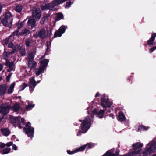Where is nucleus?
<instances>
[{"label": "nucleus", "mask_w": 156, "mask_h": 156, "mask_svg": "<svg viewBox=\"0 0 156 156\" xmlns=\"http://www.w3.org/2000/svg\"><path fill=\"white\" fill-rule=\"evenodd\" d=\"M34 55L35 53L33 52H31L29 54L28 58V61L33 60Z\"/></svg>", "instance_id": "28"}, {"label": "nucleus", "mask_w": 156, "mask_h": 156, "mask_svg": "<svg viewBox=\"0 0 156 156\" xmlns=\"http://www.w3.org/2000/svg\"><path fill=\"white\" fill-rule=\"evenodd\" d=\"M12 148L13 149L16 150H17V146L15 144L13 145H12Z\"/></svg>", "instance_id": "45"}, {"label": "nucleus", "mask_w": 156, "mask_h": 156, "mask_svg": "<svg viewBox=\"0 0 156 156\" xmlns=\"http://www.w3.org/2000/svg\"><path fill=\"white\" fill-rule=\"evenodd\" d=\"M71 2H69L66 3V7H67L68 8H69L70 5L71 4Z\"/></svg>", "instance_id": "40"}, {"label": "nucleus", "mask_w": 156, "mask_h": 156, "mask_svg": "<svg viewBox=\"0 0 156 156\" xmlns=\"http://www.w3.org/2000/svg\"><path fill=\"white\" fill-rule=\"evenodd\" d=\"M28 105L26 107V110L27 111H29L31 110L33 108L35 105L32 103H29V101H28Z\"/></svg>", "instance_id": "24"}, {"label": "nucleus", "mask_w": 156, "mask_h": 156, "mask_svg": "<svg viewBox=\"0 0 156 156\" xmlns=\"http://www.w3.org/2000/svg\"><path fill=\"white\" fill-rule=\"evenodd\" d=\"M15 112H17L20 109V107L19 104L17 103L15 104L11 108Z\"/></svg>", "instance_id": "19"}, {"label": "nucleus", "mask_w": 156, "mask_h": 156, "mask_svg": "<svg viewBox=\"0 0 156 156\" xmlns=\"http://www.w3.org/2000/svg\"><path fill=\"white\" fill-rule=\"evenodd\" d=\"M5 145V144L3 143H0V148H3Z\"/></svg>", "instance_id": "41"}, {"label": "nucleus", "mask_w": 156, "mask_h": 156, "mask_svg": "<svg viewBox=\"0 0 156 156\" xmlns=\"http://www.w3.org/2000/svg\"><path fill=\"white\" fill-rule=\"evenodd\" d=\"M12 142H9L8 143H7L6 144V145L7 146H10L12 145Z\"/></svg>", "instance_id": "44"}, {"label": "nucleus", "mask_w": 156, "mask_h": 156, "mask_svg": "<svg viewBox=\"0 0 156 156\" xmlns=\"http://www.w3.org/2000/svg\"><path fill=\"white\" fill-rule=\"evenodd\" d=\"M5 64L9 67V68L7 70L8 72H10L13 70V62H6Z\"/></svg>", "instance_id": "20"}, {"label": "nucleus", "mask_w": 156, "mask_h": 156, "mask_svg": "<svg viewBox=\"0 0 156 156\" xmlns=\"http://www.w3.org/2000/svg\"><path fill=\"white\" fill-rule=\"evenodd\" d=\"M10 150V149L8 147L4 149L3 151H0V153L2 154H5L9 153Z\"/></svg>", "instance_id": "26"}, {"label": "nucleus", "mask_w": 156, "mask_h": 156, "mask_svg": "<svg viewBox=\"0 0 156 156\" xmlns=\"http://www.w3.org/2000/svg\"><path fill=\"white\" fill-rule=\"evenodd\" d=\"M2 23L5 26L11 27L12 22V17L9 12L6 13L5 18L2 20Z\"/></svg>", "instance_id": "5"}, {"label": "nucleus", "mask_w": 156, "mask_h": 156, "mask_svg": "<svg viewBox=\"0 0 156 156\" xmlns=\"http://www.w3.org/2000/svg\"><path fill=\"white\" fill-rule=\"evenodd\" d=\"M2 8V7L1 5V4L0 3V13L1 12Z\"/></svg>", "instance_id": "51"}, {"label": "nucleus", "mask_w": 156, "mask_h": 156, "mask_svg": "<svg viewBox=\"0 0 156 156\" xmlns=\"http://www.w3.org/2000/svg\"><path fill=\"white\" fill-rule=\"evenodd\" d=\"M3 68V66L1 64H0V71H1Z\"/></svg>", "instance_id": "48"}, {"label": "nucleus", "mask_w": 156, "mask_h": 156, "mask_svg": "<svg viewBox=\"0 0 156 156\" xmlns=\"http://www.w3.org/2000/svg\"><path fill=\"white\" fill-rule=\"evenodd\" d=\"M105 156H116L115 154L112 153L111 152H109V151H107L104 154Z\"/></svg>", "instance_id": "32"}, {"label": "nucleus", "mask_w": 156, "mask_h": 156, "mask_svg": "<svg viewBox=\"0 0 156 156\" xmlns=\"http://www.w3.org/2000/svg\"><path fill=\"white\" fill-rule=\"evenodd\" d=\"M29 31L28 30L25 29V30H23L22 31L21 33V35H22V34L26 35V34H29Z\"/></svg>", "instance_id": "35"}, {"label": "nucleus", "mask_w": 156, "mask_h": 156, "mask_svg": "<svg viewBox=\"0 0 156 156\" xmlns=\"http://www.w3.org/2000/svg\"><path fill=\"white\" fill-rule=\"evenodd\" d=\"M90 109V108H87V110H88V111H89V110Z\"/></svg>", "instance_id": "55"}, {"label": "nucleus", "mask_w": 156, "mask_h": 156, "mask_svg": "<svg viewBox=\"0 0 156 156\" xmlns=\"http://www.w3.org/2000/svg\"><path fill=\"white\" fill-rule=\"evenodd\" d=\"M94 145L91 143H87L86 144V148H91L94 146Z\"/></svg>", "instance_id": "34"}, {"label": "nucleus", "mask_w": 156, "mask_h": 156, "mask_svg": "<svg viewBox=\"0 0 156 156\" xmlns=\"http://www.w3.org/2000/svg\"><path fill=\"white\" fill-rule=\"evenodd\" d=\"M47 19V17L46 16H44L41 19V22L42 24L44 23V22Z\"/></svg>", "instance_id": "37"}, {"label": "nucleus", "mask_w": 156, "mask_h": 156, "mask_svg": "<svg viewBox=\"0 0 156 156\" xmlns=\"http://www.w3.org/2000/svg\"><path fill=\"white\" fill-rule=\"evenodd\" d=\"M10 108V106L8 105L6 106L2 105L0 106V113L2 114L5 115L7 114Z\"/></svg>", "instance_id": "10"}, {"label": "nucleus", "mask_w": 156, "mask_h": 156, "mask_svg": "<svg viewBox=\"0 0 156 156\" xmlns=\"http://www.w3.org/2000/svg\"><path fill=\"white\" fill-rule=\"evenodd\" d=\"M147 129V128H146L145 127L143 126H140L138 130H146Z\"/></svg>", "instance_id": "38"}, {"label": "nucleus", "mask_w": 156, "mask_h": 156, "mask_svg": "<svg viewBox=\"0 0 156 156\" xmlns=\"http://www.w3.org/2000/svg\"><path fill=\"white\" fill-rule=\"evenodd\" d=\"M23 23V22H22L21 23H20L19 24H18L17 25L19 29H20L22 27V24Z\"/></svg>", "instance_id": "43"}, {"label": "nucleus", "mask_w": 156, "mask_h": 156, "mask_svg": "<svg viewBox=\"0 0 156 156\" xmlns=\"http://www.w3.org/2000/svg\"><path fill=\"white\" fill-rule=\"evenodd\" d=\"M10 119L12 121V122L14 123H18L17 125L18 127L20 128H21L20 124L19 122L21 121L23 123H24V120L22 118L20 117H15L14 116H11L10 117Z\"/></svg>", "instance_id": "8"}, {"label": "nucleus", "mask_w": 156, "mask_h": 156, "mask_svg": "<svg viewBox=\"0 0 156 156\" xmlns=\"http://www.w3.org/2000/svg\"><path fill=\"white\" fill-rule=\"evenodd\" d=\"M36 85V83L34 78H31L30 79V92L34 90V88Z\"/></svg>", "instance_id": "14"}, {"label": "nucleus", "mask_w": 156, "mask_h": 156, "mask_svg": "<svg viewBox=\"0 0 156 156\" xmlns=\"http://www.w3.org/2000/svg\"><path fill=\"white\" fill-rule=\"evenodd\" d=\"M20 34L19 31L17 30L12 33V35H10L9 38H6L4 40V41L3 43V44L4 45V47L5 48V45H7L9 44L10 41V38L13 37V36L15 35H18Z\"/></svg>", "instance_id": "13"}, {"label": "nucleus", "mask_w": 156, "mask_h": 156, "mask_svg": "<svg viewBox=\"0 0 156 156\" xmlns=\"http://www.w3.org/2000/svg\"><path fill=\"white\" fill-rule=\"evenodd\" d=\"M99 94L98 93H97L95 95V97H98L99 96Z\"/></svg>", "instance_id": "53"}, {"label": "nucleus", "mask_w": 156, "mask_h": 156, "mask_svg": "<svg viewBox=\"0 0 156 156\" xmlns=\"http://www.w3.org/2000/svg\"><path fill=\"white\" fill-rule=\"evenodd\" d=\"M67 0H54L52 1L51 3L48 4L44 5H42L41 6V9L43 10H46L47 9H50L51 10H53V7L54 6H56L62 3H63Z\"/></svg>", "instance_id": "2"}, {"label": "nucleus", "mask_w": 156, "mask_h": 156, "mask_svg": "<svg viewBox=\"0 0 156 156\" xmlns=\"http://www.w3.org/2000/svg\"><path fill=\"white\" fill-rule=\"evenodd\" d=\"M49 62L48 60L45 59L41 61V67H40V73L43 72Z\"/></svg>", "instance_id": "11"}, {"label": "nucleus", "mask_w": 156, "mask_h": 156, "mask_svg": "<svg viewBox=\"0 0 156 156\" xmlns=\"http://www.w3.org/2000/svg\"><path fill=\"white\" fill-rule=\"evenodd\" d=\"M39 34V32H38V33H37L36 34H35L34 35V37L36 38H37V37L38 36Z\"/></svg>", "instance_id": "46"}, {"label": "nucleus", "mask_w": 156, "mask_h": 156, "mask_svg": "<svg viewBox=\"0 0 156 156\" xmlns=\"http://www.w3.org/2000/svg\"><path fill=\"white\" fill-rule=\"evenodd\" d=\"M22 9V7L20 5H19L16 7V10L18 12H21Z\"/></svg>", "instance_id": "31"}, {"label": "nucleus", "mask_w": 156, "mask_h": 156, "mask_svg": "<svg viewBox=\"0 0 156 156\" xmlns=\"http://www.w3.org/2000/svg\"><path fill=\"white\" fill-rule=\"evenodd\" d=\"M63 18V14L61 13H58L57 14V18L55 20L56 21H58L62 19Z\"/></svg>", "instance_id": "29"}, {"label": "nucleus", "mask_w": 156, "mask_h": 156, "mask_svg": "<svg viewBox=\"0 0 156 156\" xmlns=\"http://www.w3.org/2000/svg\"><path fill=\"white\" fill-rule=\"evenodd\" d=\"M66 28L64 26H61L58 30L56 31L54 34V37H60L65 31Z\"/></svg>", "instance_id": "12"}, {"label": "nucleus", "mask_w": 156, "mask_h": 156, "mask_svg": "<svg viewBox=\"0 0 156 156\" xmlns=\"http://www.w3.org/2000/svg\"><path fill=\"white\" fill-rule=\"evenodd\" d=\"M55 22H56L55 21H53L51 23V24H53V26H54L55 24Z\"/></svg>", "instance_id": "50"}, {"label": "nucleus", "mask_w": 156, "mask_h": 156, "mask_svg": "<svg viewBox=\"0 0 156 156\" xmlns=\"http://www.w3.org/2000/svg\"><path fill=\"white\" fill-rule=\"evenodd\" d=\"M117 119L119 121H120L125 120L126 119L125 117L122 112H119Z\"/></svg>", "instance_id": "17"}, {"label": "nucleus", "mask_w": 156, "mask_h": 156, "mask_svg": "<svg viewBox=\"0 0 156 156\" xmlns=\"http://www.w3.org/2000/svg\"><path fill=\"white\" fill-rule=\"evenodd\" d=\"M36 65V63L33 60L28 61V66L30 68L34 67Z\"/></svg>", "instance_id": "25"}, {"label": "nucleus", "mask_w": 156, "mask_h": 156, "mask_svg": "<svg viewBox=\"0 0 156 156\" xmlns=\"http://www.w3.org/2000/svg\"><path fill=\"white\" fill-rule=\"evenodd\" d=\"M31 125L30 122H28L24 128V130L29 137L32 138L33 137L34 128L31 126Z\"/></svg>", "instance_id": "6"}, {"label": "nucleus", "mask_w": 156, "mask_h": 156, "mask_svg": "<svg viewBox=\"0 0 156 156\" xmlns=\"http://www.w3.org/2000/svg\"><path fill=\"white\" fill-rule=\"evenodd\" d=\"M156 37V33H154L151 37V39L148 41V44L151 45L153 44V42L154 41L155 38Z\"/></svg>", "instance_id": "22"}, {"label": "nucleus", "mask_w": 156, "mask_h": 156, "mask_svg": "<svg viewBox=\"0 0 156 156\" xmlns=\"http://www.w3.org/2000/svg\"><path fill=\"white\" fill-rule=\"evenodd\" d=\"M80 133H81V132L80 131H79V133H78V134H77V136H79V135H80Z\"/></svg>", "instance_id": "54"}, {"label": "nucleus", "mask_w": 156, "mask_h": 156, "mask_svg": "<svg viewBox=\"0 0 156 156\" xmlns=\"http://www.w3.org/2000/svg\"><path fill=\"white\" fill-rule=\"evenodd\" d=\"M142 146L143 144L139 142L134 144L133 145V147L135 151L128 153L127 154L125 155V156H135V155L139 154Z\"/></svg>", "instance_id": "4"}, {"label": "nucleus", "mask_w": 156, "mask_h": 156, "mask_svg": "<svg viewBox=\"0 0 156 156\" xmlns=\"http://www.w3.org/2000/svg\"><path fill=\"white\" fill-rule=\"evenodd\" d=\"M28 86V84L25 83H23L20 87L19 91H21L24 90Z\"/></svg>", "instance_id": "27"}, {"label": "nucleus", "mask_w": 156, "mask_h": 156, "mask_svg": "<svg viewBox=\"0 0 156 156\" xmlns=\"http://www.w3.org/2000/svg\"><path fill=\"white\" fill-rule=\"evenodd\" d=\"M39 18V10L37 9H34L33 12V16L29 19L28 21V25H31L32 28L34 26L36 20Z\"/></svg>", "instance_id": "3"}, {"label": "nucleus", "mask_w": 156, "mask_h": 156, "mask_svg": "<svg viewBox=\"0 0 156 156\" xmlns=\"http://www.w3.org/2000/svg\"><path fill=\"white\" fill-rule=\"evenodd\" d=\"M86 145L81 146L79 148L77 149L76 150L71 151L70 150H68L67 152L69 154H72L77 152L81 151L83 150L86 148Z\"/></svg>", "instance_id": "15"}, {"label": "nucleus", "mask_w": 156, "mask_h": 156, "mask_svg": "<svg viewBox=\"0 0 156 156\" xmlns=\"http://www.w3.org/2000/svg\"><path fill=\"white\" fill-rule=\"evenodd\" d=\"M153 156H156V154L155 155H154Z\"/></svg>", "instance_id": "57"}, {"label": "nucleus", "mask_w": 156, "mask_h": 156, "mask_svg": "<svg viewBox=\"0 0 156 156\" xmlns=\"http://www.w3.org/2000/svg\"><path fill=\"white\" fill-rule=\"evenodd\" d=\"M36 74L37 76L39 75V72L38 71L36 72Z\"/></svg>", "instance_id": "52"}, {"label": "nucleus", "mask_w": 156, "mask_h": 156, "mask_svg": "<svg viewBox=\"0 0 156 156\" xmlns=\"http://www.w3.org/2000/svg\"><path fill=\"white\" fill-rule=\"evenodd\" d=\"M10 75H8L6 77V79H7V80H8V81H9L10 78Z\"/></svg>", "instance_id": "49"}, {"label": "nucleus", "mask_w": 156, "mask_h": 156, "mask_svg": "<svg viewBox=\"0 0 156 156\" xmlns=\"http://www.w3.org/2000/svg\"><path fill=\"white\" fill-rule=\"evenodd\" d=\"M15 85V82L11 84L8 90V93L10 94L12 92Z\"/></svg>", "instance_id": "23"}, {"label": "nucleus", "mask_w": 156, "mask_h": 156, "mask_svg": "<svg viewBox=\"0 0 156 156\" xmlns=\"http://www.w3.org/2000/svg\"><path fill=\"white\" fill-rule=\"evenodd\" d=\"M156 49V46L151 48L150 49V51H149L150 52V53H152L153 51Z\"/></svg>", "instance_id": "39"}, {"label": "nucleus", "mask_w": 156, "mask_h": 156, "mask_svg": "<svg viewBox=\"0 0 156 156\" xmlns=\"http://www.w3.org/2000/svg\"><path fill=\"white\" fill-rule=\"evenodd\" d=\"M104 113V111L102 110H100L98 115V117L100 118H102L103 117V114Z\"/></svg>", "instance_id": "30"}, {"label": "nucleus", "mask_w": 156, "mask_h": 156, "mask_svg": "<svg viewBox=\"0 0 156 156\" xmlns=\"http://www.w3.org/2000/svg\"><path fill=\"white\" fill-rule=\"evenodd\" d=\"M21 47L19 45H17L16 47L13 51L10 52H8L5 48L4 52L2 55V58L6 60V62H9L8 60L13 57L14 55H16L18 50L20 49Z\"/></svg>", "instance_id": "1"}, {"label": "nucleus", "mask_w": 156, "mask_h": 156, "mask_svg": "<svg viewBox=\"0 0 156 156\" xmlns=\"http://www.w3.org/2000/svg\"><path fill=\"white\" fill-rule=\"evenodd\" d=\"M1 131L3 134L6 136H8L10 133L9 130L7 128H2L1 129Z\"/></svg>", "instance_id": "18"}, {"label": "nucleus", "mask_w": 156, "mask_h": 156, "mask_svg": "<svg viewBox=\"0 0 156 156\" xmlns=\"http://www.w3.org/2000/svg\"><path fill=\"white\" fill-rule=\"evenodd\" d=\"M18 45V44L16 45L15 46H13L14 45L12 43H9L8 44V47L9 48H11L12 49V51H13L14 49H15V48L16 45Z\"/></svg>", "instance_id": "33"}, {"label": "nucleus", "mask_w": 156, "mask_h": 156, "mask_svg": "<svg viewBox=\"0 0 156 156\" xmlns=\"http://www.w3.org/2000/svg\"><path fill=\"white\" fill-rule=\"evenodd\" d=\"M20 53L23 56H24L26 55V51L24 49H22L20 50Z\"/></svg>", "instance_id": "36"}, {"label": "nucleus", "mask_w": 156, "mask_h": 156, "mask_svg": "<svg viewBox=\"0 0 156 156\" xmlns=\"http://www.w3.org/2000/svg\"><path fill=\"white\" fill-rule=\"evenodd\" d=\"M92 113L93 114H95L97 113V111L96 109H94V110L92 111Z\"/></svg>", "instance_id": "47"}, {"label": "nucleus", "mask_w": 156, "mask_h": 156, "mask_svg": "<svg viewBox=\"0 0 156 156\" xmlns=\"http://www.w3.org/2000/svg\"><path fill=\"white\" fill-rule=\"evenodd\" d=\"M105 96L104 94L102 98L101 99V104L102 106L104 108L106 107H110L112 105V103L109 100H105Z\"/></svg>", "instance_id": "9"}, {"label": "nucleus", "mask_w": 156, "mask_h": 156, "mask_svg": "<svg viewBox=\"0 0 156 156\" xmlns=\"http://www.w3.org/2000/svg\"><path fill=\"white\" fill-rule=\"evenodd\" d=\"M91 117L92 118H93V115H91Z\"/></svg>", "instance_id": "56"}, {"label": "nucleus", "mask_w": 156, "mask_h": 156, "mask_svg": "<svg viewBox=\"0 0 156 156\" xmlns=\"http://www.w3.org/2000/svg\"><path fill=\"white\" fill-rule=\"evenodd\" d=\"M90 119L88 118H87L83 120L81 125L82 132L85 133L89 129L90 126Z\"/></svg>", "instance_id": "7"}, {"label": "nucleus", "mask_w": 156, "mask_h": 156, "mask_svg": "<svg viewBox=\"0 0 156 156\" xmlns=\"http://www.w3.org/2000/svg\"><path fill=\"white\" fill-rule=\"evenodd\" d=\"M125 156V155H122V156Z\"/></svg>", "instance_id": "58"}, {"label": "nucleus", "mask_w": 156, "mask_h": 156, "mask_svg": "<svg viewBox=\"0 0 156 156\" xmlns=\"http://www.w3.org/2000/svg\"><path fill=\"white\" fill-rule=\"evenodd\" d=\"M46 37V31L44 29H43L40 31V38L44 39Z\"/></svg>", "instance_id": "21"}, {"label": "nucleus", "mask_w": 156, "mask_h": 156, "mask_svg": "<svg viewBox=\"0 0 156 156\" xmlns=\"http://www.w3.org/2000/svg\"><path fill=\"white\" fill-rule=\"evenodd\" d=\"M30 43V41L29 39H27L26 41V44L27 46H28L29 45Z\"/></svg>", "instance_id": "42"}, {"label": "nucleus", "mask_w": 156, "mask_h": 156, "mask_svg": "<svg viewBox=\"0 0 156 156\" xmlns=\"http://www.w3.org/2000/svg\"><path fill=\"white\" fill-rule=\"evenodd\" d=\"M6 86L2 85L0 86V95L4 94L6 91Z\"/></svg>", "instance_id": "16"}]
</instances>
